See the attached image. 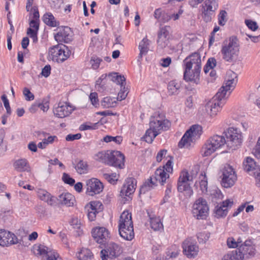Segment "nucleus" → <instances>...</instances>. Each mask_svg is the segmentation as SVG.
Here are the masks:
<instances>
[{"label":"nucleus","mask_w":260,"mask_h":260,"mask_svg":"<svg viewBox=\"0 0 260 260\" xmlns=\"http://www.w3.org/2000/svg\"><path fill=\"white\" fill-rule=\"evenodd\" d=\"M43 21L46 25L51 27L57 26L59 24L51 13H47L44 15Z\"/></svg>","instance_id":"nucleus-31"},{"label":"nucleus","mask_w":260,"mask_h":260,"mask_svg":"<svg viewBox=\"0 0 260 260\" xmlns=\"http://www.w3.org/2000/svg\"><path fill=\"white\" fill-rule=\"evenodd\" d=\"M156 181L153 177H150L149 179L141 186L140 189V193H145L146 192L153 188L157 185Z\"/></svg>","instance_id":"nucleus-30"},{"label":"nucleus","mask_w":260,"mask_h":260,"mask_svg":"<svg viewBox=\"0 0 260 260\" xmlns=\"http://www.w3.org/2000/svg\"><path fill=\"white\" fill-rule=\"evenodd\" d=\"M180 87V83L176 80L170 81L168 85V90L169 95L177 94L179 92Z\"/></svg>","instance_id":"nucleus-33"},{"label":"nucleus","mask_w":260,"mask_h":260,"mask_svg":"<svg viewBox=\"0 0 260 260\" xmlns=\"http://www.w3.org/2000/svg\"><path fill=\"white\" fill-rule=\"evenodd\" d=\"M210 235L207 233H199L197 234V238L200 243H205L209 239Z\"/></svg>","instance_id":"nucleus-47"},{"label":"nucleus","mask_w":260,"mask_h":260,"mask_svg":"<svg viewBox=\"0 0 260 260\" xmlns=\"http://www.w3.org/2000/svg\"><path fill=\"white\" fill-rule=\"evenodd\" d=\"M89 99L91 104L95 107L99 105V100L96 92H91L89 95Z\"/></svg>","instance_id":"nucleus-53"},{"label":"nucleus","mask_w":260,"mask_h":260,"mask_svg":"<svg viewBox=\"0 0 260 260\" xmlns=\"http://www.w3.org/2000/svg\"><path fill=\"white\" fill-rule=\"evenodd\" d=\"M1 99L4 103V105L7 110V114L8 115H10L11 114V110L9 104V102L7 98V96L5 94H3L1 97Z\"/></svg>","instance_id":"nucleus-51"},{"label":"nucleus","mask_w":260,"mask_h":260,"mask_svg":"<svg viewBox=\"0 0 260 260\" xmlns=\"http://www.w3.org/2000/svg\"><path fill=\"white\" fill-rule=\"evenodd\" d=\"M198 170V167H195L194 170H192L190 173L186 170L182 171L179 177L177 183L178 191L180 192H184L185 195L188 198L193 194L190 182H192L196 178Z\"/></svg>","instance_id":"nucleus-3"},{"label":"nucleus","mask_w":260,"mask_h":260,"mask_svg":"<svg viewBox=\"0 0 260 260\" xmlns=\"http://www.w3.org/2000/svg\"><path fill=\"white\" fill-rule=\"evenodd\" d=\"M122 252V250L118 244L110 243L106 249L101 251L100 255L102 260H107L108 257L113 258L118 257Z\"/></svg>","instance_id":"nucleus-12"},{"label":"nucleus","mask_w":260,"mask_h":260,"mask_svg":"<svg viewBox=\"0 0 260 260\" xmlns=\"http://www.w3.org/2000/svg\"><path fill=\"white\" fill-rule=\"evenodd\" d=\"M58 200V199L52 196L51 194L49 196V198H48V200L46 201L45 202H47V204L50 206H56L57 204V201Z\"/></svg>","instance_id":"nucleus-64"},{"label":"nucleus","mask_w":260,"mask_h":260,"mask_svg":"<svg viewBox=\"0 0 260 260\" xmlns=\"http://www.w3.org/2000/svg\"><path fill=\"white\" fill-rule=\"evenodd\" d=\"M225 144H227V142L224 136L216 135L210 137L202 148V156L205 157L211 155Z\"/></svg>","instance_id":"nucleus-5"},{"label":"nucleus","mask_w":260,"mask_h":260,"mask_svg":"<svg viewBox=\"0 0 260 260\" xmlns=\"http://www.w3.org/2000/svg\"><path fill=\"white\" fill-rule=\"evenodd\" d=\"M124 155L119 151H110L108 165L119 169H122L124 166Z\"/></svg>","instance_id":"nucleus-14"},{"label":"nucleus","mask_w":260,"mask_h":260,"mask_svg":"<svg viewBox=\"0 0 260 260\" xmlns=\"http://www.w3.org/2000/svg\"><path fill=\"white\" fill-rule=\"evenodd\" d=\"M239 45L236 37L232 36L230 38L229 41L224 42L222 45L221 53L222 58L226 61L233 62L236 60L239 52Z\"/></svg>","instance_id":"nucleus-4"},{"label":"nucleus","mask_w":260,"mask_h":260,"mask_svg":"<svg viewBox=\"0 0 260 260\" xmlns=\"http://www.w3.org/2000/svg\"><path fill=\"white\" fill-rule=\"evenodd\" d=\"M150 128L160 134V131H167L171 126V122L165 119L164 115L156 113L151 117L149 122Z\"/></svg>","instance_id":"nucleus-8"},{"label":"nucleus","mask_w":260,"mask_h":260,"mask_svg":"<svg viewBox=\"0 0 260 260\" xmlns=\"http://www.w3.org/2000/svg\"><path fill=\"white\" fill-rule=\"evenodd\" d=\"M169 38L162 37V36H158L157 43L158 47L159 49H162L168 46L169 41Z\"/></svg>","instance_id":"nucleus-43"},{"label":"nucleus","mask_w":260,"mask_h":260,"mask_svg":"<svg viewBox=\"0 0 260 260\" xmlns=\"http://www.w3.org/2000/svg\"><path fill=\"white\" fill-rule=\"evenodd\" d=\"M62 45V44L55 45L49 49V53L53 61H55L56 58L60 55Z\"/></svg>","instance_id":"nucleus-36"},{"label":"nucleus","mask_w":260,"mask_h":260,"mask_svg":"<svg viewBox=\"0 0 260 260\" xmlns=\"http://www.w3.org/2000/svg\"><path fill=\"white\" fill-rule=\"evenodd\" d=\"M150 224L152 229L154 231H160L163 229V225L159 217H150Z\"/></svg>","instance_id":"nucleus-37"},{"label":"nucleus","mask_w":260,"mask_h":260,"mask_svg":"<svg viewBox=\"0 0 260 260\" xmlns=\"http://www.w3.org/2000/svg\"><path fill=\"white\" fill-rule=\"evenodd\" d=\"M23 93L25 97L26 101H32L34 99L35 96L30 90L26 87H25L23 90Z\"/></svg>","instance_id":"nucleus-54"},{"label":"nucleus","mask_w":260,"mask_h":260,"mask_svg":"<svg viewBox=\"0 0 260 260\" xmlns=\"http://www.w3.org/2000/svg\"><path fill=\"white\" fill-rule=\"evenodd\" d=\"M243 168L245 171L250 175L254 176L260 171V166L250 157H247L243 162Z\"/></svg>","instance_id":"nucleus-21"},{"label":"nucleus","mask_w":260,"mask_h":260,"mask_svg":"<svg viewBox=\"0 0 260 260\" xmlns=\"http://www.w3.org/2000/svg\"><path fill=\"white\" fill-rule=\"evenodd\" d=\"M207 202L204 199L200 198L196 201L192 206V214L198 219H205L209 212Z\"/></svg>","instance_id":"nucleus-9"},{"label":"nucleus","mask_w":260,"mask_h":260,"mask_svg":"<svg viewBox=\"0 0 260 260\" xmlns=\"http://www.w3.org/2000/svg\"><path fill=\"white\" fill-rule=\"evenodd\" d=\"M227 245L229 248L238 247L236 241L233 237H230L227 239Z\"/></svg>","instance_id":"nucleus-61"},{"label":"nucleus","mask_w":260,"mask_h":260,"mask_svg":"<svg viewBox=\"0 0 260 260\" xmlns=\"http://www.w3.org/2000/svg\"><path fill=\"white\" fill-rule=\"evenodd\" d=\"M158 135V133L149 128L146 131L143 138L147 143H151Z\"/></svg>","instance_id":"nucleus-38"},{"label":"nucleus","mask_w":260,"mask_h":260,"mask_svg":"<svg viewBox=\"0 0 260 260\" xmlns=\"http://www.w3.org/2000/svg\"><path fill=\"white\" fill-rule=\"evenodd\" d=\"M51 194L44 189H40L38 191V196L42 201L46 202Z\"/></svg>","instance_id":"nucleus-48"},{"label":"nucleus","mask_w":260,"mask_h":260,"mask_svg":"<svg viewBox=\"0 0 260 260\" xmlns=\"http://www.w3.org/2000/svg\"><path fill=\"white\" fill-rule=\"evenodd\" d=\"M117 104L115 98L111 97H105L101 101V106L104 108L114 107Z\"/></svg>","instance_id":"nucleus-39"},{"label":"nucleus","mask_w":260,"mask_h":260,"mask_svg":"<svg viewBox=\"0 0 260 260\" xmlns=\"http://www.w3.org/2000/svg\"><path fill=\"white\" fill-rule=\"evenodd\" d=\"M120 236L124 240H132L134 237L133 224L127 226H118Z\"/></svg>","instance_id":"nucleus-24"},{"label":"nucleus","mask_w":260,"mask_h":260,"mask_svg":"<svg viewBox=\"0 0 260 260\" xmlns=\"http://www.w3.org/2000/svg\"><path fill=\"white\" fill-rule=\"evenodd\" d=\"M225 133L228 146L235 149V147L242 143V134L237 128L229 127Z\"/></svg>","instance_id":"nucleus-10"},{"label":"nucleus","mask_w":260,"mask_h":260,"mask_svg":"<svg viewBox=\"0 0 260 260\" xmlns=\"http://www.w3.org/2000/svg\"><path fill=\"white\" fill-rule=\"evenodd\" d=\"M233 205V201L229 199L222 202L220 205H217L214 209V213L217 218L225 217L228 212V208H231Z\"/></svg>","instance_id":"nucleus-23"},{"label":"nucleus","mask_w":260,"mask_h":260,"mask_svg":"<svg viewBox=\"0 0 260 260\" xmlns=\"http://www.w3.org/2000/svg\"><path fill=\"white\" fill-rule=\"evenodd\" d=\"M168 173H172L173 172V161L172 158L167 161L166 165L161 168Z\"/></svg>","instance_id":"nucleus-55"},{"label":"nucleus","mask_w":260,"mask_h":260,"mask_svg":"<svg viewBox=\"0 0 260 260\" xmlns=\"http://www.w3.org/2000/svg\"><path fill=\"white\" fill-rule=\"evenodd\" d=\"M185 66L184 79L187 82L197 83L199 81L201 69V59L199 53L194 52L183 60Z\"/></svg>","instance_id":"nucleus-2"},{"label":"nucleus","mask_w":260,"mask_h":260,"mask_svg":"<svg viewBox=\"0 0 260 260\" xmlns=\"http://www.w3.org/2000/svg\"><path fill=\"white\" fill-rule=\"evenodd\" d=\"M102 61V59L94 56L91 57L90 62L93 69H97L99 67L100 64Z\"/></svg>","instance_id":"nucleus-50"},{"label":"nucleus","mask_w":260,"mask_h":260,"mask_svg":"<svg viewBox=\"0 0 260 260\" xmlns=\"http://www.w3.org/2000/svg\"><path fill=\"white\" fill-rule=\"evenodd\" d=\"M81 137L80 134H76L74 135L69 134L66 136V140L67 141H72L75 140H78Z\"/></svg>","instance_id":"nucleus-63"},{"label":"nucleus","mask_w":260,"mask_h":260,"mask_svg":"<svg viewBox=\"0 0 260 260\" xmlns=\"http://www.w3.org/2000/svg\"><path fill=\"white\" fill-rule=\"evenodd\" d=\"M237 250L238 255L241 257L242 260L254 256L256 251L254 245L250 240H246Z\"/></svg>","instance_id":"nucleus-13"},{"label":"nucleus","mask_w":260,"mask_h":260,"mask_svg":"<svg viewBox=\"0 0 260 260\" xmlns=\"http://www.w3.org/2000/svg\"><path fill=\"white\" fill-rule=\"evenodd\" d=\"M72 107L67 103H59L53 110L54 115L58 118H64L69 116L73 111Z\"/></svg>","instance_id":"nucleus-22"},{"label":"nucleus","mask_w":260,"mask_h":260,"mask_svg":"<svg viewBox=\"0 0 260 260\" xmlns=\"http://www.w3.org/2000/svg\"><path fill=\"white\" fill-rule=\"evenodd\" d=\"M153 177L156 182H159L161 185H163L166 183L167 179L169 178V175L164 169L159 168L155 171Z\"/></svg>","instance_id":"nucleus-26"},{"label":"nucleus","mask_w":260,"mask_h":260,"mask_svg":"<svg viewBox=\"0 0 260 260\" xmlns=\"http://www.w3.org/2000/svg\"><path fill=\"white\" fill-rule=\"evenodd\" d=\"M245 23L247 27L253 31H255L258 28V25L255 21L250 20H246Z\"/></svg>","instance_id":"nucleus-56"},{"label":"nucleus","mask_w":260,"mask_h":260,"mask_svg":"<svg viewBox=\"0 0 260 260\" xmlns=\"http://www.w3.org/2000/svg\"><path fill=\"white\" fill-rule=\"evenodd\" d=\"M63 48H66V50L62 48L61 52L58 57L56 58L55 61L58 63L62 62L67 59L71 54V51L70 50L67 46L62 45Z\"/></svg>","instance_id":"nucleus-34"},{"label":"nucleus","mask_w":260,"mask_h":260,"mask_svg":"<svg viewBox=\"0 0 260 260\" xmlns=\"http://www.w3.org/2000/svg\"><path fill=\"white\" fill-rule=\"evenodd\" d=\"M74 168L77 172L79 174H84L88 172V165L87 162L83 160H80L76 165H74Z\"/></svg>","instance_id":"nucleus-32"},{"label":"nucleus","mask_w":260,"mask_h":260,"mask_svg":"<svg viewBox=\"0 0 260 260\" xmlns=\"http://www.w3.org/2000/svg\"><path fill=\"white\" fill-rule=\"evenodd\" d=\"M150 43L151 41L147 39V37L144 38L143 40L140 42L139 45L140 53L138 56V61L140 62L142 56L143 55H146L147 54L149 50V46Z\"/></svg>","instance_id":"nucleus-25"},{"label":"nucleus","mask_w":260,"mask_h":260,"mask_svg":"<svg viewBox=\"0 0 260 260\" xmlns=\"http://www.w3.org/2000/svg\"><path fill=\"white\" fill-rule=\"evenodd\" d=\"M133 224L132 214L127 211H123L120 215L118 226H127Z\"/></svg>","instance_id":"nucleus-28"},{"label":"nucleus","mask_w":260,"mask_h":260,"mask_svg":"<svg viewBox=\"0 0 260 260\" xmlns=\"http://www.w3.org/2000/svg\"><path fill=\"white\" fill-rule=\"evenodd\" d=\"M17 237L13 233L5 230H0V245L3 247L18 243Z\"/></svg>","instance_id":"nucleus-17"},{"label":"nucleus","mask_w":260,"mask_h":260,"mask_svg":"<svg viewBox=\"0 0 260 260\" xmlns=\"http://www.w3.org/2000/svg\"><path fill=\"white\" fill-rule=\"evenodd\" d=\"M103 141L106 143L114 142L116 144H120L122 141V138L121 136L112 137L107 135L104 137Z\"/></svg>","instance_id":"nucleus-45"},{"label":"nucleus","mask_w":260,"mask_h":260,"mask_svg":"<svg viewBox=\"0 0 260 260\" xmlns=\"http://www.w3.org/2000/svg\"><path fill=\"white\" fill-rule=\"evenodd\" d=\"M202 134V127L198 124L192 125L183 136L178 143L180 148L189 147L191 143L198 139Z\"/></svg>","instance_id":"nucleus-6"},{"label":"nucleus","mask_w":260,"mask_h":260,"mask_svg":"<svg viewBox=\"0 0 260 260\" xmlns=\"http://www.w3.org/2000/svg\"><path fill=\"white\" fill-rule=\"evenodd\" d=\"M77 257L80 260H90L93 255L89 249L82 248L78 253Z\"/></svg>","instance_id":"nucleus-35"},{"label":"nucleus","mask_w":260,"mask_h":260,"mask_svg":"<svg viewBox=\"0 0 260 260\" xmlns=\"http://www.w3.org/2000/svg\"><path fill=\"white\" fill-rule=\"evenodd\" d=\"M103 176L105 179H106L111 184H114L116 181H117V179H115L116 175L114 174H104Z\"/></svg>","instance_id":"nucleus-57"},{"label":"nucleus","mask_w":260,"mask_h":260,"mask_svg":"<svg viewBox=\"0 0 260 260\" xmlns=\"http://www.w3.org/2000/svg\"><path fill=\"white\" fill-rule=\"evenodd\" d=\"M47 260H62L59 254L55 251L48 254Z\"/></svg>","instance_id":"nucleus-59"},{"label":"nucleus","mask_w":260,"mask_h":260,"mask_svg":"<svg viewBox=\"0 0 260 260\" xmlns=\"http://www.w3.org/2000/svg\"><path fill=\"white\" fill-rule=\"evenodd\" d=\"M221 184L225 188H230L233 186L237 179V175L234 169L229 165H225L221 170Z\"/></svg>","instance_id":"nucleus-7"},{"label":"nucleus","mask_w":260,"mask_h":260,"mask_svg":"<svg viewBox=\"0 0 260 260\" xmlns=\"http://www.w3.org/2000/svg\"><path fill=\"white\" fill-rule=\"evenodd\" d=\"M62 179L65 183L70 185H73L75 182V180L66 173L63 174Z\"/></svg>","instance_id":"nucleus-52"},{"label":"nucleus","mask_w":260,"mask_h":260,"mask_svg":"<svg viewBox=\"0 0 260 260\" xmlns=\"http://www.w3.org/2000/svg\"><path fill=\"white\" fill-rule=\"evenodd\" d=\"M86 193L89 196L100 193L103 189L102 182L96 178H92L86 181Z\"/></svg>","instance_id":"nucleus-19"},{"label":"nucleus","mask_w":260,"mask_h":260,"mask_svg":"<svg viewBox=\"0 0 260 260\" xmlns=\"http://www.w3.org/2000/svg\"><path fill=\"white\" fill-rule=\"evenodd\" d=\"M73 32L68 26H63L54 35L55 40L58 43H69L73 40Z\"/></svg>","instance_id":"nucleus-15"},{"label":"nucleus","mask_w":260,"mask_h":260,"mask_svg":"<svg viewBox=\"0 0 260 260\" xmlns=\"http://www.w3.org/2000/svg\"><path fill=\"white\" fill-rule=\"evenodd\" d=\"M70 223L74 229L80 230L81 227V222L77 218H73Z\"/></svg>","instance_id":"nucleus-58"},{"label":"nucleus","mask_w":260,"mask_h":260,"mask_svg":"<svg viewBox=\"0 0 260 260\" xmlns=\"http://www.w3.org/2000/svg\"><path fill=\"white\" fill-rule=\"evenodd\" d=\"M136 186V180L133 177L127 178L121 189L120 196L125 198V197L130 198L135 191Z\"/></svg>","instance_id":"nucleus-18"},{"label":"nucleus","mask_w":260,"mask_h":260,"mask_svg":"<svg viewBox=\"0 0 260 260\" xmlns=\"http://www.w3.org/2000/svg\"><path fill=\"white\" fill-rule=\"evenodd\" d=\"M226 15L227 13L225 10L220 11L218 15V23L219 25L223 26L225 24L227 21Z\"/></svg>","instance_id":"nucleus-49"},{"label":"nucleus","mask_w":260,"mask_h":260,"mask_svg":"<svg viewBox=\"0 0 260 260\" xmlns=\"http://www.w3.org/2000/svg\"><path fill=\"white\" fill-rule=\"evenodd\" d=\"M58 201L62 205L67 207H71L74 205L75 198L71 193L67 192L59 195Z\"/></svg>","instance_id":"nucleus-27"},{"label":"nucleus","mask_w":260,"mask_h":260,"mask_svg":"<svg viewBox=\"0 0 260 260\" xmlns=\"http://www.w3.org/2000/svg\"><path fill=\"white\" fill-rule=\"evenodd\" d=\"M51 72V67L49 64L46 65L42 69L41 74L45 77H48Z\"/></svg>","instance_id":"nucleus-62"},{"label":"nucleus","mask_w":260,"mask_h":260,"mask_svg":"<svg viewBox=\"0 0 260 260\" xmlns=\"http://www.w3.org/2000/svg\"><path fill=\"white\" fill-rule=\"evenodd\" d=\"M170 29L169 26H165L160 28L159 31L158 32L157 36H162V37L170 38Z\"/></svg>","instance_id":"nucleus-46"},{"label":"nucleus","mask_w":260,"mask_h":260,"mask_svg":"<svg viewBox=\"0 0 260 260\" xmlns=\"http://www.w3.org/2000/svg\"><path fill=\"white\" fill-rule=\"evenodd\" d=\"M14 167L16 170L19 172L30 171L27 161L25 159H20L15 161L14 164Z\"/></svg>","instance_id":"nucleus-29"},{"label":"nucleus","mask_w":260,"mask_h":260,"mask_svg":"<svg viewBox=\"0 0 260 260\" xmlns=\"http://www.w3.org/2000/svg\"><path fill=\"white\" fill-rule=\"evenodd\" d=\"M182 248L183 253L188 258H194L198 254V246L188 240H186L183 242Z\"/></svg>","instance_id":"nucleus-20"},{"label":"nucleus","mask_w":260,"mask_h":260,"mask_svg":"<svg viewBox=\"0 0 260 260\" xmlns=\"http://www.w3.org/2000/svg\"><path fill=\"white\" fill-rule=\"evenodd\" d=\"M238 81L237 75L230 71L227 72L225 83L219 89L218 92L206 105L205 108L211 117L215 116L221 111L225 103L227 98L232 91L235 88Z\"/></svg>","instance_id":"nucleus-1"},{"label":"nucleus","mask_w":260,"mask_h":260,"mask_svg":"<svg viewBox=\"0 0 260 260\" xmlns=\"http://www.w3.org/2000/svg\"><path fill=\"white\" fill-rule=\"evenodd\" d=\"M108 231L104 227H96L92 231V236L94 240L99 244H105L109 236Z\"/></svg>","instance_id":"nucleus-16"},{"label":"nucleus","mask_w":260,"mask_h":260,"mask_svg":"<svg viewBox=\"0 0 260 260\" xmlns=\"http://www.w3.org/2000/svg\"><path fill=\"white\" fill-rule=\"evenodd\" d=\"M202 176V179L199 182L200 189L202 193H206L207 192L208 189V182L207 178L205 175V174L203 175V173L201 174Z\"/></svg>","instance_id":"nucleus-42"},{"label":"nucleus","mask_w":260,"mask_h":260,"mask_svg":"<svg viewBox=\"0 0 260 260\" xmlns=\"http://www.w3.org/2000/svg\"><path fill=\"white\" fill-rule=\"evenodd\" d=\"M97 204L98 203H96V202H91L90 206L91 211H89L88 213V217L90 221H93L95 218L96 212H97L95 207L97 205Z\"/></svg>","instance_id":"nucleus-44"},{"label":"nucleus","mask_w":260,"mask_h":260,"mask_svg":"<svg viewBox=\"0 0 260 260\" xmlns=\"http://www.w3.org/2000/svg\"><path fill=\"white\" fill-rule=\"evenodd\" d=\"M222 260H242V259L241 257L238 255L237 250H235L225 254Z\"/></svg>","instance_id":"nucleus-41"},{"label":"nucleus","mask_w":260,"mask_h":260,"mask_svg":"<svg viewBox=\"0 0 260 260\" xmlns=\"http://www.w3.org/2000/svg\"><path fill=\"white\" fill-rule=\"evenodd\" d=\"M218 7L216 0H206L202 5V18L206 22H210Z\"/></svg>","instance_id":"nucleus-11"},{"label":"nucleus","mask_w":260,"mask_h":260,"mask_svg":"<svg viewBox=\"0 0 260 260\" xmlns=\"http://www.w3.org/2000/svg\"><path fill=\"white\" fill-rule=\"evenodd\" d=\"M109 156L110 151H108L107 152L104 151L99 152L95 155L96 159L107 165H108Z\"/></svg>","instance_id":"nucleus-40"},{"label":"nucleus","mask_w":260,"mask_h":260,"mask_svg":"<svg viewBox=\"0 0 260 260\" xmlns=\"http://www.w3.org/2000/svg\"><path fill=\"white\" fill-rule=\"evenodd\" d=\"M38 250L40 254H46L47 256H48V254L50 252H52L53 251L50 250L49 249L44 246V245H40L38 247Z\"/></svg>","instance_id":"nucleus-60"}]
</instances>
